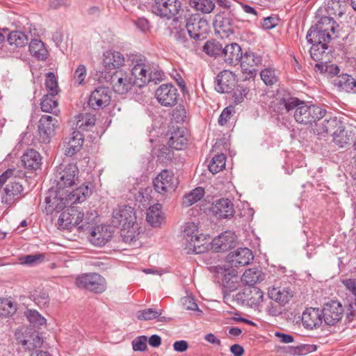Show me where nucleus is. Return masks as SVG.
<instances>
[{
    "mask_svg": "<svg viewBox=\"0 0 356 356\" xmlns=\"http://www.w3.org/2000/svg\"><path fill=\"white\" fill-rule=\"evenodd\" d=\"M131 76L135 86L141 88L151 81L156 82L163 79L165 75L159 66L149 60L141 54L129 56Z\"/></svg>",
    "mask_w": 356,
    "mask_h": 356,
    "instance_id": "1",
    "label": "nucleus"
},
{
    "mask_svg": "<svg viewBox=\"0 0 356 356\" xmlns=\"http://www.w3.org/2000/svg\"><path fill=\"white\" fill-rule=\"evenodd\" d=\"M24 173L17 169H8L0 175L1 202L7 207L15 205L24 196L22 180Z\"/></svg>",
    "mask_w": 356,
    "mask_h": 356,
    "instance_id": "2",
    "label": "nucleus"
},
{
    "mask_svg": "<svg viewBox=\"0 0 356 356\" xmlns=\"http://www.w3.org/2000/svg\"><path fill=\"white\" fill-rule=\"evenodd\" d=\"M287 113H293L294 120L299 124H312L314 121L324 118L326 111L318 106L308 104L296 97H287L282 99Z\"/></svg>",
    "mask_w": 356,
    "mask_h": 356,
    "instance_id": "3",
    "label": "nucleus"
},
{
    "mask_svg": "<svg viewBox=\"0 0 356 356\" xmlns=\"http://www.w3.org/2000/svg\"><path fill=\"white\" fill-rule=\"evenodd\" d=\"M112 224L121 229V234L127 240L135 238L138 228L136 213L132 207L122 206L116 208L113 212Z\"/></svg>",
    "mask_w": 356,
    "mask_h": 356,
    "instance_id": "4",
    "label": "nucleus"
},
{
    "mask_svg": "<svg viewBox=\"0 0 356 356\" xmlns=\"http://www.w3.org/2000/svg\"><path fill=\"white\" fill-rule=\"evenodd\" d=\"M79 181V169L76 164H60L55 171V188L69 192V189Z\"/></svg>",
    "mask_w": 356,
    "mask_h": 356,
    "instance_id": "5",
    "label": "nucleus"
},
{
    "mask_svg": "<svg viewBox=\"0 0 356 356\" xmlns=\"http://www.w3.org/2000/svg\"><path fill=\"white\" fill-rule=\"evenodd\" d=\"M90 223L89 218H84L83 213L74 208L63 211L58 220V228L61 229H71L77 226L79 229L86 230Z\"/></svg>",
    "mask_w": 356,
    "mask_h": 356,
    "instance_id": "6",
    "label": "nucleus"
},
{
    "mask_svg": "<svg viewBox=\"0 0 356 356\" xmlns=\"http://www.w3.org/2000/svg\"><path fill=\"white\" fill-rule=\"evenodd\" d=\"M76 285L88 291L100 293L106 289L105 279L98 273H84L79 275L76 279Z\"/></svg>",
    "mask_w": 356,
    "mask_h": 356,
    "instance_id": "7",
    "label": "nucleus"
},
{
    "mask_svg": "<svg viewBox=\"0 0 356 356\" xmlns=\"http://www.w3.org/2000/svg\"><path fill=\"white\" fill-rule=\"evenodd\" d=\"M186 28L190 37L196 40L204 39L210 29L208 21L197 15L187 19Z\"/></svg>",
    "mask_w": 356,
    "mask_h": 356,
    "instance_id": "8",
    "label": "nucleus"
},
{
    "mask_svg": "<svg viewBox=\"0 0 356 356\" xmlns=\"http://www.w3.org/2000/svg\"><path fill=\"white\" fill-rule=\"evenodd\" d=\"M239 286V277L236 270H225L222 279V292L225 302L234 301V296H231V293L236 291Z\"/></svg>",
    "mask_w": 356,
    "mask_h": 356,
    "instance_id": "9",
    "label": "nucleus"
},
{
    "mask_svg": "<svg viewBox=\"0 0 356 356\" xmlns=\"http://www.w3.org/2000/svg\"><path fill=\"white\" fill-rule=\"evenodd\" d=\"M153 183L155 190L161 194H164L174 191L179 184V181L172 172L164 170L154 179Z\"/></svg>",
    "mask_w": 356,
    "mask_h": 356,
    "instance_id": "10",
    "label": "nucleus"
},
{
    "mask_svg": "<svg viewBox=\"0 0 356 356\" xmlns=\"http://www.w3.org/2000/svg\"><path fill=\"white\" fill-rule=\"evenodd\" d=\"M57 123V120L51 115H44L40 118L38 126L40 143L44 144L50 143L51 138L55 135V130L58 126Z\"/></svg>",
    "mask_w": 356,
    "mask_h": 356,
    "instance_id": "11",
    "label": "nucleus"
},
{
    "mask_svg": "<svg viewBox=\"0 0 356 356\" xmlns=\"http://www.w3.org/2000/svg\"><path fill=\"white\" fill-rule=\"evenodd\" d=\"M67 193L56 188L54 189L51 188L49 195L45 197L46 209L48 211H60L67 205L70 204V200H67Z\"/></svg>",
    "mask_w": 356,
    "mask_h": 356,
    "instance_id": "12",
    "label": "nucleus"
},
{
    "mask_svg": "<svg viewBox=\"0 0 356 356\" xmlns=\"http://www.w3.org/2000/svg\"><path fill=\"white\" fill-rule=\"evenodd\" d=\"M180 8L179 0H155L152 10L161 17L170 19L178 13Z\"/></svg>",
    "mask_w": 356,
    "mask_h": 356,
    "instance_id": "13",
    "label": "nucleus"
},
{
    "mask_svg": "<svg viewBox=\"0 0 356 356\" xmlns=\"http://www.w3.org/2000/svg\"><path fill=\"white\" fill-rule=\"evenodd\" d=\"M111 84L116 93L125 94L135 83L131 74L122 70L115 72L111 76Z\"/></svg>",
    "mask_w": 356,
    "mask_h": 356,
    "instance_id": "14",
    "label": "nucleus"
},
{
    "mask_svg": "<svg viewBox=\"0 0 356 356\" xmlns=\"http://www.w3.org/2000/svg\"><path fill=\"white\" fill-rule=\"evenodd\" d=\"M155 97L162 106H173L177 102V90L172 84H162L156 89Z\"/></svg>",
    "mask_w": 356,
    "mask_h": 356,
    "instance_id": "15",
    "label": "nucleus"
},
{
    "mask_svg": "<svg viewBox=\"0 0 356 356\" xmlns=\"http://www.w3.org/2000/svg\"><path fill=\"white\" fill-rule=\"evenodd\" d=\"M209 211L218 219L229 218L235 213L234 204L228 198H220L214 200Z\"/></svg>",
    "mask_w": 356,
    "mask_h": 356,
    "instance_id": "16",
    "label": "nucleus"
},
{
    "mask_svg": "<svg viewBox=\"0 0 356 356\" xmlns=\"http://www.w3.org/2000/svg\"><path fill=\"white\" fill-rule=\"evenodd\" d=\"M321 311L324 321L328 325H336L341 319L344 312L342 305L337 301L326 303Z\"/></svg>",
    "mask_w": 356,
    "mask_h": 356,
    "instance_id": "17",
    "label": "nucleus"
},
{
    "mask_svg": "<svg viewBox=\"0 0 356 356\" xmlns=\"http://www.w3.org/2000/svg\"><path fill=\"white\" fill-rule=\"evenodd\" d=\"M236 236L231 231H226L213 239L211 248L218 252H225L236 244Z\"/></svg>",
    "mask_w": 356,
    "mask_h": 356,
    "instance_id": "18",
    "label": "nucleus"
},
{
    "mask_svg": "<svg viewBox=\"0 0 356 356\" xmlns=\"http://www.w3.org/2000/svg\"><path fill=\"white\" fill-rule=\"evenodd\" d=\"M111 100L110 90L106 87H99L92 92L88 104L93 109L97 110L106 106Z\"/></svg>",
    "mask_w": 356,
    "mask_h": 356,
    "instance_id": "19",
    "label": "nucleus"
},
{
    "mask_svg": "<svg viewBox=\"0 0 356 356\" xmlns=\"http://www.w3.org/2000/svg\"><path fill=\"white\" fill-rule=\"evenodd\" d=\"M242 70L250 75L256 74L257 68L262 64V58L253 51H246L240 60Z\"/></svg>",
    "mask_w": 356,
    "mask_h": 356,
    "instance_id": "20",
    "label": "nucleus"
},
{
    "mask_svg": "<svg viewBox=\"0 0 356 356\" xmlns=\"http://www.w3.org/2000/svg\"><path fill=\"white\" fill-rule=\"evenodd\" d=\"M113 231L111 227L99 225L93 228L88 236L91 243L96 246H103L111 240Z\"/></svg>",
    "mask_w": 356,
    "mask_h": 356,
    "instance_id": "21",
    "label": "nucleus"
},
{
    "mask_svg": "<svg viewBox=\"0 0 356 356\" xmlns=\"http://www.w3.org/2000/svg\"><path fill=\"white\" fill-rule=\"evenodd\" d=\"M253 259L252 251L247 248H240L230 252L227 260L232 267H239L248 265Z\"/></svg>",
    "mask_w": 356,
    "mask_h": 356,
    "instance_id": "22",
    "label": "nucleus"
},
{
    "mask_svg": "<svg viewBox=\"0 0 356 356\" xmlns=\"http://www.w3.org/2000/svg\"><path fill=\"white\" fill-rule=\"evenodd\" d=\"M83 137L80 131H74L72 134L64 140L63 146L65 154L67 156H72L82 147Z\"/></svg>",
    "mask_w": 356,
    "mask_h": 356,
    "instance_id": "23",
    "label": "nucleus"
},
{
    "mask_svg": "<svg viewBox=\"0 0 356 356\" xmlns=\"http://www.w3.org/2000/svg\"><path fill=\"white\" fill-rule=\"evenodd\" d=\"M302 322L305 327L314 329L319 327L323 322V312L318 308H307L302 314Z\"/></svg>",
    "mask_w": 356,
    "mask_h": 356,
    "instance_id": "24",
    "label": "nucleus"
},
{
    "mask_svg": "<svg viewBox=\"0 0 356 356\" xmlns=\"http://www.w3.org/2000/svg\"><path fill=\"white\" fill-rule=\"evenodd\" d=\"M30 34V44H29V51L31 54L38 60H44L47 57V50L44 47V43L37 38L38 35L36 29L33 28L31 29L29 28Z\"/></svg>",
    "mask_w": 356,
    "mask_h": 356,
    "instance_id": "25",
    "label": "nucleus"
},
{
    "mask_svg": "<svg viewBox=\"0 0 356 356\" xmlns=\"http://www.w3.org/2000/svg\"><path fill=\"white\" fill-rule=\"evenodd\" d=\"M235 85V75L229 70L220 72L216 77L215 89L220 93L231 91Z\"/></svg>",
    "mask_w": 356,
    "mask_h": 356,
    "instance_id": "26",
    "label": "nucleus"
},
{
    "mask_svg": "<svg viewBox=\"0 0 356 356\" xmlns=\"http://www.w3.org/2000/svg\"><path fill=\"white\" fill-rule=\"evenodd\" d=\"M314 126L312 128L314 134L320 136L325 135L334 131L339 124V121L336 118H330V119L320 118L316 121H314Z\"/></svg>",
    "mask_w": 356,
    "mask_h": 356,
    "instance_id": "27",
    "label": "nucleus"
},
{
    "mask_svg": "<svg viewBox=\"0 0 356 356\" xmlns=\"http://www.w3.org/2000/svg\"><path fill=\"white\" fill-rule=\"evenodd\" d=\"M24 333L26 334L24 337H21L20 333H17L16 336L17 340L25 348L31 350L42 346L43 341L38 332L34 331L32 332L31 329H26Z\"/></svg>",
    "mask_w": 356,
    "mask_h": 356,
    "instance_id": "28",
    "label": "nucleus"
},
{
    "mask_svg": "<svg viewBox=\"0 0 356 356\" xmlns=\"http://www.w3.org/2000/svg\"><path fill=\"white\" fill-rule=\"evenodd\" d=\"M242 50L237 43H231L222 48V56L224 61L230 65H236L242 58Z\"/></svg>",
    "mask_w": 356,
    "mask_h": 356,
    "instance_id": "29",
    "label": "nucleus"
},
{
    "mask_svg": "<svg viewBox=\"0 0 356 356\" xmlns=\"http://www.w3.org/2000/svg\"><path fill=\"white\" fill-rule=\"evenodd\" d=\"M332 134L335 144L339 147H343L353 141L355 132L353 130L345 129L341 122H339V124Z\"/></svg>",
    "mask_w": 356,
    "mask_h": 356,
    "instance_id": "30",
    "label": "nucleus"
},
{
    "mask_svg": "<svg viewBox=\"0 0 356 356\" xmlns=\"http://www.w3.org/2000/svg\"><path fill=\"white\" fill-rule=\"evenodd\" d=\"M102 63L108 69H117L124 65L125 59L120 52L108 50L103 54Z\"/></svg>",
    "mask_w": 356,
    "mask_h": 356,
    "instance_id": "31",
    "label": "nucleus"
},
{
    "mask_svg": "<svg viewBox=\"0 0 356 356\" xmlns=\"http://www.w3.org/2000/svg\"><path fill=\"white\" fill-rule=\"evenodd\" d=\"M308 42H314L323 44L327 43L332 39V35H329L325 32V29L322 30V27L313 26L307 32L306 36Z\"/></svg>",
    "mask_w": 356,
    "mask_h": 356,
    "instance_id": "32",
    "label": "nucleus"
},
{
    "mask_svg": "<svg viewBox=\"0 0 356 356\" xmlns=\"http://www.w3.org/2000/svg\"><path fill=\"white\" fill-rule=\"evenodd\" d=\"M333 83L340 90L356 92V80L348 74H341L333 80Z\"/></svg>",
    "mask_w": 356,
    "mask_h": 356,
    "instance_id": "33",
    "label": "nucleus"
},
{
    "mask_svg": "<svg viewBox=\"0 0 356 356\" xmlns=\"http://www.w3.org/2000/svg\"><path fill=\"white\" fill-rule=\"evenodd\" d=\"M40 153L33 149H28L22 156V161L26 168L35 170L42 163Z\"/></svg>",
    "mask_w": 356,
    "mask_h": 356,
    "instance_id": "34",
    "label": "nucleus"
},
{
    "mask_svg": "<svg viewBox=\"0 0 356 356\" xmlns=\"http://www.w3.org/2000/svg\"><path fill=\"white\" fill-rule=\"evenodd\" d=\"M184 249L187 254L195 253L200 254L205 252L208 249L207 238L202 234H200L191 241V243H187L184 246Z\"/></svg>",
    "mask_w": 356,
    "mask_h": 356,
    "instance_id": "35",
    "label": "nucleus"
},
{
    "mask_svg": "<svg viewBox=\"0 0 356 356\" xmlns=\"http://www.w3.org/2000/svg\"><path fill=\"white\" fill-rule=\"evenodd\" d=\"M268 297L279 303L284 305L293 297V292L288 288H273L268 291Z\"/></svg>",
    "mask_w": 356,
    "mask_h": 356,
    "instance_id": "36",
    "label": "nucleus"
},
{
    "mask_svg": "<svg viewBox=\"0 0 356 356\" xmlns=\"http://www.w3.org/2000/svg\"><path fill=\"white\" fill-rule=\"evenodd\" d=\"M161 208V204H155L151 206L147 210L146 216L147 221L152 227H159L164 219Z\"/></svg>",
    "mask_w": 356,
    "mask_h": 356,
    "instance_id": "37",
    "label": "nucleus"
},
{
    "mask_svg": "<svg viewBox=\"0 0 356 356\" xmlns=\"http://www.w3.org/2000/svg\"><path fill=\"white\" fill-rule=\"evenodd\" d=\"M90 194L91 190L88 188V185L80 186L72 192L69 191L67 193L68 196L67 200H70V205L83 202Z\"/></svg>",
    "mask_w": 356,
    "mask_h": 356,
    "instance_id": "38",
    "label": "nucleus"
},
{
    "mask_svg": "<svg viewBox=\"0 0 356 356\" xmlns=\"http://www.w3.org/2000/svg\"><path fill=\"white\" fill-rule=\"evenodd\" d=\"M30 38L29 33H25L20 31H15L9 33L7 40L11 46L22 47L28 44Z\"/></svg>",
    "mask_w": 356,
    "mask_h": 356,
    "instance_id": "39",
    "label": "nucleus"
},
{
    "mask_svg": "<svg viewBox=\"0 0 356 356\" xmlns=\"http://www.w3.org/2000/svg\"><path fill=\"white\" fill-rule=\"evenodd\" d=\"M163 310H156L152 308H147L143 310L138 311L136 313V317L140 321H151L153 319H158L159 322H165L167 318L164 316H161Z\"/></svg>",
    "mask_w": 356,
    "mask_h": 356,
    "instance_id": "40",
    "label": "nucleus"
},
{
    "mask_svg": "<svg viewBox=\"0 0 356 356\" xmlns=\"http://www.w3.org/2000/svg\"><path fill=\"white\" fill-rule=\"evenodd\" d=\"M317 26L322 27V30L325 29L326 33L332 35V38H337L339 25L333 19L332 17L324 16L322 17L318 23L316 24Z\"/></svg>",
    "mask_w": 356,
    "mask_h": 356,
    "instance_id": "41",
    "label": "nucleus"
},
{
    "mask_svg": "<svg viewBox=\"0 0 356 356\" xmlns=\"http://www.w3.org/2000/svg\"><path fill=\"white\" fill-rule=\"evenodd\" d=\"M264 293L256 286L246 287V304L256 307L262 302Z\"/></svg>",
    "mask_w": 356,
    "mask_h": 356,
    "instance_id": "42",
    "label": "nucleus"
},
{
    "mask_svg": "<svg viewBox=\"0 0 356 356\" xmlns=\"http://www.w3.org/2000/svg\"><path fill=\"white\" fill-rule=\"evenodd\" d=\"M204 195V189L202 187H197L183 197L182 205L189 207L200 201Z\"/></svg>",
    "mask_w": 356,
    "mask_h": 356,
    "instance_id": "43",
    "label": "nucleus"
},
{
    "mask_svg": "<svg viewBox=\"0 0 356 356\" xmlns=\"http://www.w3.org/2000/svg\"><path fill=\"white\" fill-rule=\"evenodd\" d=\"M199 230L195 223L193 222H186L183 229L182 232V244L184 246L186 245L187 243H191V241L199 235Z\"/></svg>",
    "mask_w": 356,
    "mask_h": 356,
    "instance_id": "44",
    "label": "nucleus"
},
{
    "mask_svg": "<svg viewBox=\"0 0 356 356\" xmlns=\"http://www.w3.org/2000/svg\"><path fill=\"white\" fill-rule=\"evenodd\" d=\"M56 95L47 94L42 97L40 103L41 109L46 113H56L58 109V102Z\"/></svg>",
    "mask_w": 356,
    "mask_h": 356,
    "instance_id": "45",
    "label": "nucleus"
},
{
    "mask_svg": "<svg viewBox=\"0 0 356 356\" xmlns=\"http://www.w3.org/2000/svg\"><path fill=\"white\" fill-rule=\"evenodd\" d=\"M95 123V118L89 113H81L76 116V127L80 131H86Z\"/></svg>",
    "mask_w": 356,
    "mask_h": 356,
    "instance_id": "46",
    "label": "nucleus"
},
{
    "mask_svg": "<svg viewBox=\"0 0 356 356\" xmlns=\"http://www.w3.org/2000/svg\"><path fill=\"white\" fill-rule=\"evenodd\" d=\"M190 5L197 10L204 13H210L215 7L212 0H191Z\"/></svg>",
    "mask_w": 356,
    "mask_h": 356,
    "instance_id": "47",
    "label": "nucleus"
},
{
    "mask_svg": "<svg viewBox=\"0 0 356 356\" xmlns=\"http://www.w3.org/2000/svg\"><path fill=\"white\" fill-rule=\"evenodd\" d=\"M203 51L208 56L216 57L222 55V46L216 40H209L203 46Z\"/></svg>",
    "mask_w": 356,
    "mask_h": 356,
    "instance_id": "48",
    "label": "nucleus"
},
{
    "mask_svg": "<svg viewBox=\"0 0 356 356\" xmlns=\"http://www.w3.org/2000/svg\"><path fill=\"white\" fill-rule=\"evenodd\" d=\"M226 157L223 154L213 157L209 165V170L213 174H216L225 167Z\"/></svg>",
    "mask_w": 356,
    "mask_h": 356,
    "instance_id": "49",
    "label": "nucleus"
},
{
    "mask_svg": "<svg viewBox=\"0 0 356 356\" xmlns=\"http://www.w3.org/2000/svg\"><path fill=\"white\" fill-rule=\"evenodd\" d=\"M187 139L179 131L174 132L169 139V146L175 149H181L186 144Z\"/></svg>",
    "mask_w": 356,
    "mask_h": 356,
    "instance_id": "50",
    "label": "nucleus"
},
{
    "mask_svg": "<svg viewBox=\"0 0 356 356\" xmlns=\"http://www.w3.org/2000/svg\"><path fill=\"white\" fill-rule=\"evenodd\" d=\"M16 305L10 299H3L0 301V317H6L15 314Z\"/></svg>",
    "mask_w": 356,
    "mask_h": 356,
    "instance_id": "51",
    "label": "nucleus"
},
{
    "mask_svg": "<svg viewBox=\"0 0 356 356\" xmlns=\"http://www.w3.org/2000/svg\"><path fill=\"white\" fill-rule=\"evenodd\" d=\"M312 44L309 52L313 60L318 61L323 59L325 50L327 49V44L309 42Z\"/></svg>",
    "mask_w": 356,
    "mask_h": 356,
    "instance_id": "52",
    "label": "nucleus"
},
{
    "mask_svg": "<svg viewBox=\"0 0 356 356\" xmlns=\"http://www.w3.org/2000/svg\"><path fill=\"white\" fill-rule=\"evenodd\" d=\"M25 315L28 321L34 326H40L46 323V319L35 309H27Z\"/></svg>",
    "mask_w": 356,
    "mask_h": 356,
    "instance_id": "53",
    "label": "nucleus"
},
{
    "mask_svg": "<svg viewBox=\"0 0 356 356\" xmlns=\"http://www.w3.org/2000/svg\"><path fill=\"white\" fill-rule=\"evenodd\" d=\"M259 272L254 269L246 270L242 275L241 280L245 284L249 286H254L253 285L259 281Z\"/></svg>",
    "mask_w": 356,
    "mask_h": 356,
    "instance_id": "54",
    "label": "nucleus"
},
{
    "mask_svg": "<svg viewBox=\"0 0 356 356\" xmlns=\"http://www.w3.org/2000/svg\"><path fill=\"white\" fill-rule=\"evenodd\" d=\"M87 76V69L86 67L81 64L75 70L73 76L72 81L73 83L76 86H80L83 84L84 80Z\"/></svg>",
    "mask_w": 356,
    "mask_h": 356,
    "instance_id": "55",
    "label": "nucleus"
},
{
    "mask_svg": "<svg viewBox=\"0 0 356 356\" xmlns=\"http://www.w3.org/2000/svg\"><path fill=\"white\" fill-rule=\"evenodd\" d=\"M44 84L49 92L47 94H58V82L56 76L53 72H49L47 74Z\"/></svg>",
    "mask_w": 356,
    "mask_h": 356,
    "instance_id": "56",
    "label": "nucleus"
},
{
    "mask_svg": "<svg viewBox=\"0 0 356 356\" xmlns=\"http://www.w3.org/2000/svg\"><path fill=\"white\" fill-rule=\"evenodd\" d=\"M260 76L266 85L272 86L277 81L275 72L271 68H266L263 70L260 73Z\"/></svg>",
    "mask_w": 356,
    "mask_h": 356,
    "instance_id": "57",
    "label": "nucleus"
},
{
    "mask_svg": "<svg viewBox=\"0 0 356 356\" xmlns=\"http://www.w3.org/2000/svg\"><path fill=\"white\" fill-rule=\"evenodd\" d=\"M44 256L42 254H28L20 258L22 264L27 265H36L44 260Z\"/></svg>",
    "mask_w": 356,
    "mask_h": 356,
    "instance_id": "58",
    "label": "nucleus"
},
{
    "mask_svg": "<svg viewBox=\"0 0 356 356\" xmlns=\"http://www.w3.org/2000/svg\"><path fill=\"white\" fill-rule=\"evenodd\" d=\"M249 89L246 87L238 86L234 92L233 97L236 103L242 102L246 97Z\"/></svg>",
    "mask_w": 356,
    "mask_h": 356,
    "instance_id": "59",
    "label": "nucleus"
},
{
    "mask_svg": "<svg viewBox=\"0 0 356 356\" xmlns=\"http://www.w3.org/2000/svg\"><path fill=\"white\" fill-rule=\"evenodd\" d=\"M147 338L145 336H140L132 341L133 349L136 351H144L147 348Z\"/></svg>",
    "mask_w": 356,
    "mask_h": 356,
    "instance_id": "60",
    "label": "nucleus"
},
{
    "mask_svg": "<svg viewBox=\"0 0 356 356\" xmlns=\"http://www.w3.org/2000/svg\"><path fill=\"white\" fill-rule=\"evenodd\" d=\"M34 301L40 307L45 306L49 302V295L44 291H38L34 296Z\"/></svg>",
    "mask_w": 356,
    "mask_h": 356,
    "instance_id": "61",
    "label": "nucleus"
},
{
    "mask_svg": "<svg viewBox=\"0 0 356 356\" xmlns=\"http://www.w3.org/2000/svg\"><path fill=\"white\" fill-rule=\"evenodd\" d=\"M172 116L177 122H184L186 118V111L183 106H179L173 111Z\"/></svg>",
    "mask_w": 356,
    "mask_h": 356,
    "instance_id": "62",
    "label": "nucleus"
},
{
    "mask_svg": "<svg viewBox=\"0 0 356 356\" xmlns=\"http://www.w3.org/2000/svg\"><path fill=\"white\" fill-rule=\"evenodd\" d=\"M341 283L344 285L346 290L349 291L353 295L356 294V279H343L341 280Z\"/></svg>",
    "mask_w": 356,
    "mask_h": 356,
    "instance_id": "63",
    "label": "nucleus"
},
{
    "mask_svg": "<svg viewBox=\"0 0 356 356\" xmlns=\"http://www.w3.org/2000/svg\"><path fill=\"white\" fill-rule=\"evenodd\" d=\"M182 303L184 308L187 310H198V306L192 297L187 296L182 299Z\"/></svg>",
    "mask_w": 356,
    "mask_h": 356,
    "instance_id": "64",
    "label": "nucleus"
}]
</instances>
